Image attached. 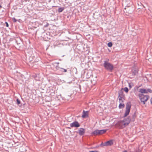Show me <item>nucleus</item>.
Returning <instances> with one entry per match:
<instances>
[{
    "mask_svg": "<svg viewBox=\"0 0 152 152\" xmlns=\"http://www.w3.org/2000/svg\"><path fill=\"white\" fill-rule=\"evenodd\" d=\"M130 122V120L129 118L124 119L122 121H118L117 125L119 126L120 128H123L127 125Z\"/></svg>",
    "mask_w": 152,
    "mask_h": 152,
    "instance_id": "1",
    "label": "nucleus"
},
{
    "mask_svg": "<svg viewBox=\"0 0 152 152\" xmlns=\"http://www.w3.org/2000/svg\"><path fill=\"white\" fill-rule=\"evenodd\" d=\"M138 96L140 101L143 104H145L146 102L149 98V96L147 95H144L143 94H139Z\"/></svg>",
    "mask_w": 152,
    "mask_h": 152,
    "instance_id": "2",
    "label": "nucleus"
},
{
    "mask_svg": "<svg viewBox=\"0 0 152 152\" xmlns=\"http://www.w3.org/2000/svg\"><path fill=\"white\" fill-rule=\"evenodd\" d=\"M104 66L105 68L110 71H112L113 69V65L109 62L105 61L104 63Z\"/></svg>",
    "mask_w": 152,
    "mask_h": 152,
    "instance_id": "3",
    "label": "nucleus"
},
{
    "mask_svg": "<svg viewBox=\"0 0 152 152\" xmlns=\"http://www.w3.org/2000/svg\"><path fill=\"white\" fill-rule=\"evenodd\" d=\"M118 98L119 101H121L122 102H124L125 99V95L121 90L118 91Z\"/></svg>",
    "mask_w": 152,
    "mask_h": 152,
    "instance_id": "4",
    "label": "nucleus"
},
{
    "mask_svg": "<svg viewBox=\"0 0 152 152\" xmlns=\"http://www.w3.org/2000/svg\"><path fill=\"white\" fill-rule=\"evenodd\" d=\"M131 107V104L130 102L127 104L126 105V110L124 115L125 117L129 115Z\"/></svg>",
    "mask_w": 152,
    "mask_h": 152,
    "instance_id": "5",
    "label": "nucleus"
},
{
    "mask_svg": "<svg viewBox=\"0 0 152 152\" xmlns=\"http://www.w3.org/2000/svg\"><path fill=\"white\" fill-rule=\"evenodd\" d=\"M139 92L141 94H147L148 93H151L152 92V91L150 89H145L144 88H140Z\"/></svg>",
    "mask_w": 152,
    "mask_h": 152,
    "instance_id": "6",
    "label": "nucleus"
},
{
    "mask_svg": "<svg viewBox=\"0 0 152 152\" xmlns=\"http://www.w3.org/2000/svg\"><path fill=\"white\" fill-rule=\"evenodd\" d=\"M70 125L71 127H78L80 126L79 123L77 121H75L71 124Z\"/></svg>",
    "mask_w": 152,
    "mask_h": 152,
    "instance_id": "7",
    "label": "nucleus"
},
{
    "mask_svg": "<svg viewBox=\"0 0 152 152\" xmlns=\"http://www.w3.org/2000/svg\"><path fill=\"white\" fill-rule=\"evenodd\" d=\"M113 144V142L112 140H110L108 141L105 143H104L103 144L104 146H108V145H111Z\"/></svg>",
    "mask_w": 152,
    "mask_h": 152,
    "instance_id": "8",
    "label": "nucleus"
},
{
    "mask_svg": "<svg viewBox=\"0 0 152 152\" xmlns=\"http://www.w3.org/2000/svg\"><path fill=\"white\" fill-rule=\"evenodd\" d=\"M83 113L82 116V117L83 118L87 117L88 115V111H85L84 110H83Z\"/></svg>",
    "mask_w": 152,
    "mask_h": 152,
    "instance_id": "9",
    "label": "nucleus"
},
{
    "mask_svg": "<svg viewBox=\"0 0 152 152\" xmlns=\"http://www.w3.org/2000/svg\"><path fill=\"white\" fill-rule=\"evenodd\" d=\"M85 132V129L82 128H80L78 131V133L80 135L83 134Z\"/></svg>",
    "mask_w": 152,
    "mask_h": 152,
    "instance_id": "10",
    "label": "nucleus"
},
{
    "mask_svg": "<svg viewBox=\"0 0 152 152\" xmlns=\"http://www.w3.org/2000/svg\"><path fill=\"white\" fill-rule=\"evenodd\" d=\"M120 104L119 105V108L120 109H121L124 108V104L123 103L124 102H122L121 101H119Z\"/></svg>",
    "mask_w": 152,
    "mask_h": 152,
    "instance_id": "11",
    "label": "nucleus"
},
{
    "mask_svg": "<svg viewBox=\"0 0 152 152\" xmlns=\"http://www.w3.org/2000/svg\"><path fill=\"white\" fill-rule=\"evenodd\" d=\"M106 130H99L98 131L99 132V134H103L106 132Z\"/></svg>",
    "mask_w": 152,
    "mask_h": 152,
    "instance_id": "12",
    "label": "nucleus"
},
{
    "mask_svg": "<svg viewBox=\"0 0 152 152\" xmlns=\"http://www.w3.org/2000/svg\"><path fill=\"white\" fill-rule=\"evenodd\" d=\"M98 130H96L94 131L92 133V134L94 135H99Z\"/></svg>",
    "mask_w": 152,
    "mask_h": 152,
    "instance_id": "13",
    "label": "nucleus"
},
{
    "mask_svg": "<svg viewBox=\"0 0 152 152\" xmlns=\"http://www.w3.org/2000/svg\"><path fill=\"white\" fill-rule=\"evenodd\" d=\"M134 69H132V72L134 74V75H135L137 72V70H135V69H134Z\"/></svg>",
    "mask_w": 152,
    "mask_h": 152,
    "instance_id": "14",
    "label": "nucleus"
},
{
    "mask_svg": "<svg viewBox=\"0 0 152 152\" xmlns=\"http://www.w3.org/2000/svg\"><path fill=\"white\" fill-rule=\"evenodd\" d=\"M123 89L124 90L126 93H128V89L127 87H125L124 88H122L121 90Z\"/></svg>",
    "mask_w": 152,
    "mask_h": 152,
    "instance_id": "15",
    "label": "nucleus"
},
{
    "mask_svg": "<svg viewBox=\"0 0 152 152\" xmlns=\"http://www.w3.org/2000/svg\"><path fill=\"white\" fill-rule=\"evenodd\" d=\"M64 10V8L61 7L58 9V12H61Z\"/></svg>",
    "mask_w": 152,
    "mask_h": 152,
    "instance_id": "16",
    "label": "nucleus"
},
{
    "mask_svg": "<svg viewBox=\"0 0 152 152\" xmlns=\"http://www.w3.org/2000/svg\"><path fill=\"white\" fill-rule=\"evenodd\" d=\"M107 45L109 47H112L113 45L112 43L111 42H110L108 43L107 44Z\"/></svg>",
    "mask_w": 152,
    "mask_h": 152,
    "instance_id": "17",
    "label": "nucleus"
},
{
    "mask_svg": "<svg viewBox=\"0 0 152 152\" xmlns=\"http://www.w3.org/2000/svg\"><path fill=\"white\" fill-rule=\"evenodd\" d=\"M133 85L132 83H129V87L130 88H132Z\"/></svg>",
    "mask_w": 152,
    "mask_h": 152,
    "instance_id": "18",
    "label": "nucleus"
},
{
    "mask_svg": "<svg viewBox=\"0 0 152 152\" xmlns=\"http://www.w3.org/2000/svg\"><path fill=\"white\" fill-rule=\"evenodd\" d=\"M17 103L18 104H19L20 103V100H19L17 99Z\"/></svg>",
    "mask_w": 152,
    "mask_h": 152,
    "instance_id": "19",
    "label": "nucleus"
},
{
    "mask_svg": "<svg viewBox=\"0 0 152 152\" xmlns=\"http://www.w3.org/2000/svg\"><path fill=\"white\" fill-rule=\"evenodd\" d=\"M61 69H63L64 70V72H66L67 71V70L66 69H63L62 68H61Z\"/></svg>",
    "mask_w": 152,
    "mask_h": 152,
    "instance_id": "20",
    "label": "nucleus"
},
{
    "mask_svg": "<svg viewBox=\"0 0 152 152\" xmlns=\"http://www.w3.org/2000/svg\"><path fill=\"white\" fill-rule=\"evenodd\" d=\"M5 23L6 24V26L7 27H8L9 26V24H8V23H7V22H6Z\"/></svg>",
    "mask_w": 152,
    "mask_h": 152,
    "instance_id": "21",
    "label": "nucleus"
},
{
    "mask_svg": "<svg viewBox=\"0 0 152 152\" xmlns=\"http://www.w3.org/2000/svg\"><path fill=\"white\" fill-rule=\"evenodd\" d=\"M13 21H14V22H15L16 21V20L15 19V18H13Z\"/></svg>",
    "mask_w": 152,
    "mask_h": 152,
    "instance_id": "22",
    "label": "nucleus"
},
{
    "mask_svg": "<svg viewBox=\"0 0 152 152\" xmlns=\"http://www.w3.org/2000/svg\"><path fill=\"white\" fill-rule=\"evenodd\" d=\"M141 151L140 150H138L136 152H141Z\"/></svg>",
    "mask_w": 152,
    "mask_h": 152,
    "instance_id": "23",
    "label": "nucleus"
},
{
    "mask_svg": "<svg viewBox=\"0 0 152 152\" xmlns=\"http://www.w3.org/2000/svg\"><path fill=\"white\" fill-rule=\"evenodd\" d=\"M151 104H152V97L151 98Z\"/></svg>",
    "mask_w": 152,
    "mask_h": 152,
    "instance_id": "24",
    "label": "nucleus"
},
{
    "mask_svg": "<svg viewBox=\"0 0 152 152\" xmlns=\"http://www.w3.org/2000/svg\"><path fill=\"white\" fill-rule=\"evenodd\" d=\"M89 152H97L96 151H90Z\"/></svg>",
    "mask_w": 152,
    "mask_h": 152,
    "instance_id": "25",
    "label": "nucleus"
},
{
    "mask_svg": "<svg viewBox=\"0 0 152 152\" xmlns=\"http://www.w3.org/2000/svg\"><path fill=\"white\" fill-rule=\"evenodd\" d=\"M122 152H127V151H124Z\"/></svg>",
    "mask_w": 152,
    "mask_h": 152,
    "instance_id": "26",
    "label": "nucleus"
},
{
    "mask_svg": "<svg viewBox=\"0 0 152 152\" xmlns=\"http://www.w3.org/2000/svg\"><path fill=\"white\" fill-rule=\"evenodd\" d=\"M1 6L0 5V8H1Z\"/></svg>",
    "mask_w": 152,
    "mask_h": 152,
    "instance_id": "27",
    "label": "nucleus"
}]
</instances>
